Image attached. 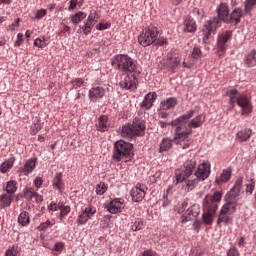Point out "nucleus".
<instances>
[{"label":"nucleus","instance_id":"nucleus-1","mask_svg":"<svg viewBox=\"0 0 256 256\" xmlns=\"http://www.w3.org/2000/svg\"><path fill=\"white\" fill-rule=\"evenodd\" d=\"M210 175L211 165L209 163L202 162L197 167V161L191 159L184 163V168L175 170L174 184L184 183L182 189L189 193Z\"/></svg>","mask_w":256,"mask_h":256},{"label":"nucleus","instance_id":"nucleus-2","mask_svg":"<svg viewBox=\"0 0 256 256\" xmlns=\"http://www.w3.org/2000/svg\"><path fill=\"white\" fill-rule=\"evenodd\" d=\"M217 15L218 17L211 18L203 25V43H209L211 37L215 35L217 28L221 26L222 21H224V23H231V19H229V6L227 3H220L217 7Z\"/></svg>","mask_w":256,"mask_h":256},{"label":"nucleus","instance_id":"nucleus-3","mask_svg":"<svg viewBox=\"0 0 256 256\" xmlns=\"http://www.w3.org/2000/svg\"><path fill=\"white\" fill-rule=\"evenodd\" d=\"M111 65L114 67V69H118L123 74L135 73L136 71H139L137 69V64H135V60H133V58H131L129 55L125 54L115 55L111 59Z\"/></svg>","mask_w":256,"mask_h":256},{"label":"nucleus","instance_id":"nucleus-4","mask_svg":"<svg viewBox=\"0 0 256 256\" xmlns=\"http://www.w3.org/2000/svg\"><path fill=\"white\" fill-rule=\"evenodd\" d=\"M124 157L125 159L133 157V144L125 140H118L114 144L112 159L115 163H119Z\"/></svg>","mask_w":256,"mask_h":256},{"label":"nucleus","instance_id":"nucleus-5","mask_svg":"<svg viewBox=\"0 0 256 256\" xmlns=\"http://www.w3.org/2000/svg\"><path fill=\"white\" fill-rule=\"evenodd\" d=\"M157 37H159V28L148 27L139 35L138 43H140L142 47H149V45H153V43L157 41Z\"/></svg>","mask_w":256,"mask_h":256},{"label":"nucleus","instance_id":"nucleus-6","mask_svg":"<svg viewBox=\"0 0 256 256\" xmlns=\"http://www.w3.org/2000/svg\"><path fill=\"white\" fill-rule=\"evenodd\" d=\"M243 189V178H238L235 181L234 186L225 196V205H231L237 209V201H239V196L241 195V190Z\"/></svg>","mask_w":256,"mask_h":256},{"label":"nucleus","instance_id":"nucleus-7","mask_svg":"<svg viewBox=\"0 0 256 256\" xmlns=\"http://www.w3.org/2000/svg\"><path fill=\"white\" fill-rule=\"evenodd\" d=\"M124 79L120 81V87L122 89L135 91L137 89V83H139L138 77L141 75V71L124 73Z\"/></svg>","mask_w":256,"mask_h":256},{"label":"nucleus","instance_id":"nucleus-8","mask_svg":"<svg viewBox=\"0 0 256 256\" xmlns=\"http://www.w3.org/2000/svg\"><path fill=\"white\" fill-rule=\"evenodd\" d=\"M237 208H234L232 205L224 204L220 210L217 225L223 223L225 226L233 224V213H235Z\"/></svg>","mask_w":256,"mask_h":256},{"label":"nucleus","instance_id":"nucleus-9","mask_svg":"<svg viewBox=\"0 0 256 256\" xmlns=\"http://www.w3.org/2000/svg\"><path fill=\"white\" fill-rule=\"evenodd\" d=\"M193 133V130H187L184 132H179L175 130V137L174 141L176 145L180 146V149H189L191 147V143H193V140L189 138V135Z\"/></svg>","mask_w":256,"mask_h":256},{"label":"nucleus","instance_id":"nucleus-10","mask_svg":"<svg viewBox=\"0 0 256 256\" xmlns=\"http://www.w3.org/2000/svg\"><path fill=\"white\" fill-rule=\"evenodd\" d=\"M233 37V33L229 30L224 31L218 35L217 39V55L218 57H223L227 51V41Z\"/></svg>","mask_w":256,"mask_h":256},{"label":"nucleus","instance_id":"nucleus-11","mask_svg":"<svg viewBox=\"0 0 256 256\" xmlns=\"http://www.w3.org/2000/svg\"><path fill=\"white\" fill-rule=\"evenodd\" d=\"M195 115V110H189L185 114L181 115L180 117L172 120L168 125L175 127V131H181L185 125H187V121L191 119Z\"/></svg>","mask_w":256,"mask_h":256},{"label":"nucleus","instance_id":"nucleus-12","mask_svg":"<svg viewBox=\"0 0 256 256\" xmlns=\"http://www.w3.org/2000/svg\"><path fill=\"white\" fill-rule=\"evenodd\" d=\"M204 207V213L202 215V223L204 225H213V220L215 219V216L217 215V209L216 206L213 205L211 206H207V205H203Z\"/></svg>","mask_w":256,"mask_h":256},{"label":"nucleus","instance_id":"nucleus-13","mask_svg":"<svg viewBox=\"0 0 256 256\" xmlns=\"http://www.w3.org/2000/svg\"><path fill=\"white\" fill-rule=\"evenodd\" d=\"M236 103L242 109V115H249L253 111V106L251 105V101H249V97L247 95L242 94L236 98Z\"/></svg>","mask_w":256,"mask_h":256},{"label":"nucleus","instance_id":"nucleus-14","mask_svg":"<svg viewBox=\"0 0 256 256\" xmlns=\"http://www.w3.org/2000/svg\"><path fill=\"white\" fill-rule=\"evenodd\" d=\"M145 189H147V187L143 184H137L131 189L130 195L134 203H141V201L145 199Z\"/></svg>","mask_w":256,"mask_h":256},{"label":"nucleus","instance_id":"nucleus-15","mask_svg":"<svg viewBox=\"0 0 256 256\" xmlns=\"http://www.w3.org/2000/svg\"><path fill=\"white\" fill-rule=\"evenodd\" d=\"M98 14L96 11L91 12L89 16L87 17L86 21H84V25L81 27L84 35H89L91 31H93V27H95V24L97 23Z\"/></svg>","mask_w":256,"mask_h":256},{"label":"nucleus","instance_id":"nucleus-16","mask_svg":"<svg viewBox=\"0 0 256 256\" xmlns=\"http://www.w3.org/2000/svg\"><path fill=\"white\" fill-rule=\"evenodd\" d=\"M35 167H37V159L30 158L28 159L22 167L18 169L19 175H24L25 177H28L35 171Z\"/></svg>","mask_w":256,"mask_h":256},{"label":"nucleus","instance_id":"nucleus-17","mask_svg":"<svg viewBox=\"0 0 256 256\" xmlns=\"http://www.w3.org/2000/svg\"><path fill=\"white\" fill-rule=\"evenodd\" d=\"M88 96L92 103H97V101L105 97V90L101 86H94L89 90Z\"/></svg>","mask_w":256,"mask_h":256},{"label":"nucleus","instance_id":"nucleus-18","mask_svg":"<svg viewBox=\"0 0 256 256\" xmlns=\"http://www.w3.org/2000/svg\"><path fill=\"white\" fill-rule=\"evenodd\" d=\"M201 213V208L199 204H194L186 210L185 215L182 216V223H187L191 221V217H198Z\"/></svg>","mask_w":256,"mask_h":256},{"label":"nucleus","instance_id":"nucleus-19","mask_svg":"<svg viewBox=\"0 0 256 256\" xmlns=\"http://www.w3.org/2000/svg\"><path fill=\"white\" fill-rule=\"evenodd\" d=\"M125 201L121 198H115L113 199L108 205H107V210L109 213L112 215H115L117 213H121V209H123V203Z\"/></svg>","mask_w":256,"mask_h":256},{"label":"nucleus","instance_id":"nucleus-20","mask_svg":"<svg viewBox=\"0 0 256 256\" xmlns=\"http://www.w3.org/2000/svg\"><path fill=\"white\" fill-rule=\"evenodd\" d=\"M222 197H223V194L221 192H214L213 195H206L203 201V205H206L212 208H213V205H215L217 210L218 209L217 203L221 201Z\"/></svg>","mask_w":256,"mask_h":256},{"label":"nucleus","instance_id":"nucleus-21","mask_svg":"<svg viewBox=\"0 0 256 256\" xmlns=\"http://www.w3.org/2000/svg\"><path fill=\"white\" fill-rule=\"evenodd\" d=\"M132 127V130H134V133L136 135V137H141V135H143V133H145V121L141 120L139 118H135L132 122V124H130Z\"/></svg>","mask_w":256,"mask_h":256},{"label":"nucleus","instance_id":"nucleus-22","mask_svg":"<svg viewBox=\"0 0 256 256\" xmlns=\"http://www.w3.org/2000/svg\"><path fill=\"white\" fill-rule=\"evenodd\" d=\"M156 99L157 93L150 92L144 97V100L140 103V106L142 107V109H146L147 111H149V109L153 107Z\"/></svg>","mask_w":256,"mask_h":256},{"label":"nucleus","instance_id":"nucleus-23","mask_svg":"<svg viewBox=\"0 0 256 256\" xmlns=\"http://www.w3.org/2000/svg\"><path fill=\"white\" fill-rule=\"evenodd\" d=\"M177 103L176 97L166 98L160 103V109H162V111H171L177 107Z\"/></svg>","mask_w":256,"mask_h":256},{"label":"nucleus","instance_id":"nucleus-24","mask_svg":"<svg viewBox=\"0 0 256 256\" xmlns=\"http://www.w3.org/2000/svg\"><path fill=\"white\" fill-rule=\"evenodd\" d=\"M96 129L97 131H101V133H105L109 129V117L107 115H102L98 118Z\"/></svg>","mask_w":256,"mask_h":256},{"label":"nucleus","instance_id":"nucleus-25","mask_svg":"<svg viewBox=\"0 0 256 256\" xmlns=\"http://www.w3.org/2000/svg\"><path fill=\"white\" fill-rule=\"evenodd\" d=\"M251 135H253V130L245 128L237 132L236 140H238L239 143H245V141H249V139H251Z\"/></svg>","mask_w":256,"mask_h":256},{"label":"nucleus","instance_id":"nucleus-26","mask_svg":"<svg viewBox=\"0 0 256 256\" xmlns=\"http://www.w3.org/2000/svg\"><path fill=\"white\" fill-rule=\"evenodd\" d=\"M184 31L187 33H195L197 31V23L191 16H186L184 20Z\"/></svg>","mask_w":256,"mask_h":256},{"label":"nucleus","instance_id":"nucleus-27","mask_svg":"<svg viewBox=\"0 0 256 256\" xmlns=\"http://www.w3.org/2000/svg\"><path fill=\"white\" fill-rule=\"evenodd\" d=\"M14 196L7 193H2L0 195V209H7V207H11V203H13Z\"/></svg>","mask_w":256,"mask_h":256},{"label":"nucleus","instance_id":"nucleus-28","mask_svg":"<svg viewBox=\"0 0 256 256\" xmlns=\"http://www.w3.org/2000/svg\"><path fill=\"white\" fill-rule=\"evenodd\" d=\"M203 123H205V116L200 114L188 122L187 127L189 128V131H191V129H198Z\"/></svg>","mask_w":256,"mask_h":256},{"label":"nucleus","instance_id":"nucleus-29","mask_svg":"<svg viewBox=\"0 0 256 256\" xmlns=\"http://www.w3.org/2000/svg\"><path fill=\"white\" fill-rule=\"evenodd\" d=\"M241 17H243V9L241 8H235L230 16V23H234V25H239V23H241Z\"/></svg>","mask_w":256,"mask_h":256},{"label":"nucleus","instance_id":"nucleus-30","mask_svg":"<svg viewBox=\"0 0 256 256\" xmlns=\"http://www.w3.org/2000/svg\"><path fill=\"white\" fill-rule=\"evenodd\" d=\"M65 184L63 183V173L57 172L52 180V187L57 191H61Z\"/></svg>","mask_w":256,"mask_h":256},{"label":"nucleus","instance_id":"nucleus-31","mask_svg":"<svg viewBox=\"0 0 256 256\" xmlns=\"http://www.w3.org/2000/svg\"><path fill=\"white\" fill-rule=\"evenodd\" d=\"M173 141L175 143V138H163L159 145V152L164 153V151H169V149H172Z\"/></svg>","mask_w":256,"mask_h":256},{"label":"nucleus","instance_id":"nucleus-32","mask_svg":"<svg viewBox=\"0 0 256 256\" xmlns=\"http://www.w3.org/2000/svg\"><path fill=\"white\" fill-rule=\"evenodd\" d=\"M13 165H15V157L8 158L0 165L1 173H9L13 169Z\"/></svg>","mask_w":256,"mask_h":256},{"label":"nucleus","instance_id":"nucleus-33","mask_svg":"<svg viewBox=\"0 0 256 256\" xmlns=\"http://www.w3.org/2000/svg\"><path fill=\"white\" fill-rule=\"evenodd\" d=\"M120 133H121L122 137H127L128 139L137 137L131 124H126V125L122 126Z\"/></svg>","mask_w":256,"mask_h":256},{"label":"nucleus","instance_id":"nucleus-34","mask_svg":"<svg viewBox=\"0 0 256 256\" xmlns=\"http://www.w3.org/2000/svg\"><path fill=\"white\" fill-rule=\"evenodd\" d=\"M87 13L83 11H78L75 14L70 15V23H73V25H78V23H81L83 19H86Z\"/></svg>","mask_w":256,"mask_h":256},{"label":"nucleus","instance_id":"nucleus-35","mask_svg":"<svg viewBox=\"0 0 256 256\" xmlns=\"http://www.w3.org/2000/svg\"><path fill=\"white\" fill-rule=\"evenodd\" d=\"M4 193H6L7 195H15V193H17V181L15 180H10L6 183V186L4 188Z\"/></svg>","mask_w":256,"mask_h":256},{"label":"nucleus","instance_id":"nucleus-36","mask_svg":"<svg viewBox=\"0 0 256 256\" xmlns=\"http://www.w3.org/2000/svg\"><path fill=\"white\" fill-rule=\"evenodd\" d=\"M18 223L21 227H27L29 223H31V219L29 218V212L23 211L18 216Z\"/></svg>","mask_w":256,"mask_h":256},{"label":"nucleus","instance_id":"nucleus-37","mask_svg":"<svg viewBox=\"0 0 256 256\" xmlns=\"http://www.w3.org/2000/svg\"><path fill=\"white\" fill-rule=\"evenodd\" d=\"M229 179H231V169L228 168L222 171L220 177L216 179V183H218V185H221L223 183H227Z\"/></svg>","mask_w":256,"mask_h":256},{"label":"nucleus","instance_id":"nucleus-38","mask_svg":"<svg viewBox=\"0 0 256 256\" xmlns=\"http://www.w3.org/2000/svg\"><path fill=\"white\" fill-rule=\"evenodd\" d=\"M246 67H255L256 65V51H251L245 58Z\"/></svg>","mask_w":256,"mask_h":256},{"label":"nucleus","instance_id":"nucleus-39","mask_svg":"<svg viewBox=\"0 0 256 256\" xmlns=\"http://www.w3.org/2000/svg\"><path fill=\"white\" fill-rule=\"evenodd\" d=\"M49 45V40H47L44 36L40 38H36L34 40V46L38 47L39 49H45Z\"/></svg>","mask_w":256,"mask_h":256},{"label":"nucleus","instance_id":"nucleus-40","mask_svg":"<svg viewBox=\"0 0 256 256\" xmlns=\"http://www.w3.org/2000/svg\"><path fill=\"white\" fill-rule=\"evenodd\" d=\"M23 197L24 199H26V201H31V199H33V197L35 196V189L31 188V187H27L23 190Z\"/></svg>","mask_w":256,"mask_h":256},{"label":"nucleus","instance_id":"nucleus-41","mask_svg":"<svg viewBox=\"0 0 256 256\" xmlns=\"http://www.w3.org/2000/svg\"><path fill=\"white\" fill-rule=\"evenodd\" d=\"M105 193H107V184H105V182H100L96 185V194L105 195Z\"/></svg>","mask_w":256,"mask_h":256},{"label":"nucleus","instance_id":"nucleus-42","mask_svg":"<svg viewBox=\"0 0 256 256\" xmlns=\"http://www.w3.org/2000/svg\"><path fill=\"white\" fill-rule=\"evenodd\" d=\"M256 6V0H246L244 5V10L246 13H251L253 8Z\"/></svg>","mask_w":256,"mask_h":256},{"label":"nucleus","instance_id":"nucleus-43","mask_svg":"<svg viewBox=\"0 0 256 256\" xmlns=\"http://www.w3.org/2000/svg\"><path fill=\"white\" fill-rule=\"evenodd\" d=\"M19 254V246L13 245L5 252V256H17Z\"/></svg>","mask_w":256,"mask_h":256},{"label":"nucleus","instance_id":"nucleus-44","mask_svg":"<svg viewBox=\"0 0 256 256\" xmlns=\"http://www.w3.org/2000/svg\"><path fill=\"white\" fill-rule=\"evenodd\" d=\"M145 224L141 220H136L132 223L131 229L132 231H141L144 229Z\"/></svg>","mask_w":256,"mask_h":256},{"label":"nucleus","instance_id":"nucleus-45","mask_svg":"<svg viewBox=\"0 0 256 256\" xmlns=\"http://www.w3.org/2000/svg\"><path fill=\"white\" fill-rule=\"evenodd\" d=\"M191 57L192 59H196V60L201 59V57H203V52L201 51V48L194 47L191 52Z\"/></svg>","mask_w":256,"mask_h":256},{"label":"nucleus","instance_id":"nucleus-46","mask_svg":"<svg viewBox=\"0 0 256 256\" xmlns=\"http://www.w3.org/2000/svg\"><path fill=\"white\" fill-rule=\"evenodd\" d=\"M68 213H71V207L65 206L63 202H61L59 217H67Z\"/></svg>","mask_w":256,"mask_h":256},{"label":"nucleus","instance_id":"nucleus-47","mask_svg":"<svg viewBox=\"0 0 256 256\" xmlns=\"http://www.w3.org/2000/svg\"><path fill=\"white\" fill-rule=\"evenodd\" d=\"M82 212H84V214H86L88 218L91 219V217L97 213V208L93 206H87Z\"/></svg>","mask_w":256,"mask_h":256},{"label":"nucleus","instance_id":"nucleus-48","mask_svg":"<svg viewBox=\"0 0 256 256\" xmlns=\"http://www.w3.org/2000/svg\"><path fill=\"white\" fill-rule=\"evenodd\" d=\"M83 83H85L83 78H76L72 80L71 81L72 89H80V87H83Z\"/></svg>","mask_w":256,"mask_h":256},{"label":"nucleus","instance_id":"nucleus-49","mask_svg":"<svg viewBox=\"0 0 256 256\" xmlns=\"http://www.w3.org/2000/svg\"><path fill=\"white\" fill-rule=\"evenodd\" d=\"M246 195H253V191H255V181L253 179L250 180L248 184H246Z\"/></svg>","mask_w":256,"mask_h":256},{"label":"nucleus","instance_id":"nucleus-50","mask_svg":"<svg viewBox=\"0 0 256 256\" xmlns=\"http://www.w3.org/2000/svg\"><path fill=\"white\" fill-rule=\"evenodd\" d=\"M51 227H53V222L47 220L46 222L41 223L38 226V229H39V231H47V229H51Z\"/></svg>","mask_w":256,"mask_h":256},{"label":"nucleus","instance_id":"nucleus-51","mask_svg":"<svg viewBox=\"0 0 256 256\" xmlns=\"http://www.w3.org/2000/svg\"><path fill=\"white\" fill-rule=\"evenodd\" d=\"M61 203H62V202H59V203L57 204V203H55V202H52L51 204H49V205H48V211H49V213H51V211H52V212L60 211V209H61Z\"/></svg>","mask_w":256,"mask_h":256},{"label":"nucleus","instance_id":"nucleus-52","mask_svg":"<svg viewBox=\"0 0 256 256\" xmlns=\"http://www.w3.org/2000/svg\"><path fill=\"white\" fill-rule=\"evenodd\" d=\"M90 218H88V216L85 214V212H82L79 216H78V223L79 225H85V223H87L89 221Z\"/></svg>","mask_w":256,"mask_h":256},{"label":"nucleus","instance_id":"nucleus-53","mask_svg":"<svg viewBox=\"0 0 256 256\" xmlns=\"http://www.w3.org/2000/svg\"><path fill=\"white\" fill-rule=\"evenodd\" d=\"M227 256H241L237 247L232 246L230 249L227 250Z\"/></svg>","mask_w":256,"mask_h":256},{"label":"nucleus","instance_id":"nucleus-54","mask_svg":"<svg viewBox=\"0 0 256 256\" xmlns=\"http://www.w3.org/2000/svg\"><path fill=\"white\" fill-rule=\"evenodd\" d=\"M109 27H111V23L109 22H100L98 25H96L97 31H105V29H109Z\"/></svg>","mask_w":256,"mask_h":256},{"label":"nucleus","instance_id":"nucleus-55","mask_svg":"<svg viewBox=\"0 0 256 256\" xmlns=\"http://www.w3.org/2000/svg\"><path fill=\"white\" fill-rule=\"evenodd\" d=\"M63 249H65V243L56 242L54 244V248H53L54 251H57L58 253H61V252H63Z\"/></svg>","mask_w":256,"mask_h":256},{"label":"nucleus","instance_id":"nucleus-56","mask_svg":"<svg viewBox=\"0 0 256 256\" xmlns=\"http://www.w3.org/2000/svg\"><path fill=\"white\" fill-rule=\"evenodd\" d=\"M236 245L240 248L243 249L245 247V245H247V242L245 241V237L242 236L238 239H236Z\"/></svg>","mask_w":256,"mask_h":256},{"label":"nucleus","instance_id":"nucleus-57","mask_svg":"<svg viewBox=\"0 0 256 256\" xmlns=\"http://www.w3.org/2000/svg\"><path fill=\"white\" fill-rule=\"evenodd\" d=\"M33 183L36 189H41L43 185V178L38 176L34 179Z\"/></svg>","mask_w":256,"mask_h":256},{"label":"nucleus","instance_id":"nucleus-58","mask_svg":"<svg viewBox=\"0 0 256 256\" xmlns=\"http://www.w3.org/2000/svg\"><path fill=\"white\" fill-rule=\"evenodd\" d=\"M142 256H161L159 253L155 252V250L148 249L142 252Z\"/></svg>","mask_w":256,"mask_h":256},{"label":"nucleus","instance_id":"nucleus-59","mask_svg":"<svg viewBox=\"0 0 256 256\" xmlns=\"http://www.w3.org/2000/svg\"><path fill=\"white\" fill-rule=\"evenodd\" d=\"M77 5H78V0H70L69 1V6H68V11H75V9H77Z\"/></svg>","mask_w":256,"mask_h":256},{"label":"nucleus","instance_id":"nucleus-60","mask_svg":"<svg viewBox=\"0 0 256 256\" xmlns=\"http://www.w3.org/2000/svg\"><path fill=\"white\" fill-rule=\"evenodd\" d=\"M45 15H47V10H45V9H40V10H38V11L36 12L35 17H36L37 19H43V17H45Z\"/></svg>","mask_w":256,"mask_h":256},{"label":"nucleus","instance_id":"nucleus-61","mask_svg":"<svg viewBox=\"0 0 256 256\" xmlns=\"http://www.w3.org/2000/svg\"><path fill=\"white\" fill-rule=\"evenodd\" d=\"M154 43H156V45H159L160 47H162V45H166L167 38H165V37L156 38Z\"/></svg>","mask_w":256,"mask_h":256},{"label":"nucleus","instance_id":"nucleus-62","mask_svg":"<svg viewBox=\"0 0 256 256\" xmlns=\"http://www.w3.org/2000/svg\"><path fill=\"white\" fill-rule=\"evenodd\" d=\"M237 93H239V91H237V89H231V90L227 91V95L230 98H237Z\"/></svg>","mask_w":256,"mask_h":256},{"label":"nucleus","instance_id":"nucleus-63","mask_svg":"<svg viewBox=\"0 0 256 256\" xmlns=\"http://www.w3.org/2000/svg\"><path fill=\"white\" fill-rule=\"evenodd\" d=\"M193 229H194V231H196V233H199V229H201V221L196 220L193 223Z\"/></svg>","mask_w":256,"mask_h":256},{"label":"nucleus","instance_id":"nucleus-64","mask_svg":"<svg viewBox=\"0 0 256 256\" xmlns=\"http://www.w3.org/2000/svg\"><path fill=\"white\" fill-rule=\"evenodd\" d=\"M188 205H189V203L187 201L182 202L181 206L178 209V213H183V211H185V209H187Z\"/></svg>","mask_w":256,"mask_h":256}]
</instances>
